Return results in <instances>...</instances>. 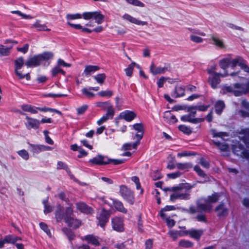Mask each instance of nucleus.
Wrapping results in <instances>:
<instances>
[{"label": "nucleus", "instance_id": "obj_64", "mask_svg": "<svg viewBox=\"0 0 249 249\" xmlns=\"http://www.w3.org/2000/svg\"><path fill=\"white\" fill-rule=\"evenodd\" d=\"M166 79L163 77H161L157 82V84L159 88L163 87L164 83L165 82Z\"/></svg>", "mask_w": 249, "mask_h": 249}, {"label": "nucleus", "instance_id": "obj_10", "mask_svg": "<svg viewBox=\"0 0 249 249\" xmlns=\"http://www.w3.org/2000/svg\"><path fill=\"white\" fill-rule=\"evenodd\" d=\"M25 119V125L27 129H36L39 128L40 122L38 120L30 117L27 115L26 116Z\"/></svg>", "mask_w": 249, "mask_h": 249}, {"label": "nucleus", "instance_id": "obj_46", "mask_svg": "<svg viewBox=\"0 0 249 249\" xmlns=\"http://www.w3.org/2000/svg\"><path fill=\"white\" fill-rule=\"evenodd\" d=\"M4 239L6 243L10 244H14L19 239V238L17 237H14L11 235L6 236Z\"/></svg>", "mask_w": 249, "mask_h": 249}, {"label": "nucleus", "instance_id": "obj_22", "mask_svg": "<svg viewBox=\"0 0 249 249\" xmlns=\"http://www.w3.org/2000/svg\"><path fill=\"white\" fill-rule=\"evenodd\" d=\"M181 120L184 122H189L194 124L202 122L204 121V118H194L191 116V115L188 114L181 117Z\"/></svg>", "mask_w": 249, "mask_h": 249}, {"label": "nucleus", "instance_id": "obj_21", "mask_svg": "<svg viewBox=\"0 0 249 249\" xmlns=\"http://www.w3.org/2000/svg\"><path fill=\"white\" fill-rule=\"evenodd\" d=\"M89 162L95 164H106L109 163V161L106 160V158L101 155H98L89 160Z\"/></svg>", "mask_w": 249, "mask_h": 249}, {"label": "nucleus", "instance_id": "obj_13", "mask_svg": "<svg viewBox=\"0 0 249 249\" xmlns=\"http://www.w3.org/2000/svg\"><path fill=\"white\" fill-rule=\"evenodd\" d=\"M73 210L71 207H68L66 210V213L63 215L61 213V207L58 206L56 211V218L57 221L61 220L63 218L65 219L67 217H71V215L72 213Z\"/></svg>", "mask_w": 249, "mask_h": 249}, {"label": "nucleus", "instance_id": "obj_31", "mask_svg": "<svg viewBox=\"0 0 249 249\" xmlns=\"http://www.w3.org/2000/svg\"><path fill=\"white\" fill-rule=\"evenodd\" d=\"M136 66L138 69H140V67L139 65L136 63L132 62L130 65H129L125 70V74L127 76L131 77L133 74L134 67Z\"/></svg>", "mask_w": 249, "mask_h": 249}, {"label": "nucleus", "instance_id": "obj_30", "mask_svg": "<svg viewBox=\"0 0 249 249\" xmlns=\"http://www.w3.org/2000/svg\"><path fill=\"white\" fill-rule=\"evenodd\" d=\"M88 243L94 246H98L100 245V241L98 239L92 235H89L84 237V238Z\"/></svg>", "mask_w": 249, "mask_h": 249}, {"label": "nucleus", "instance_id": "obj_20", "mask_svg": "<svg viewBox=\"0 0 249 249\" xmlns=\"http://www.w3.org/2000/svg\"><path fill=\"white\" fill-rule=\"evenodd\" d=\"M150 71L153 75L161 74L167 71L166 67H157L152 63L150 67Z\"/></svg>", "mask_w": 249, "mask_h": 249}, {"label": "nucleus", "instance_id": "obj_5", "mask_svg": "<svg viewBox=\"0 0 249 249\" xmlns=\"http://www.w3.org/2000/svg\"><path fill=\"white\" fill-rule=\"evenodd\" d=\"M237 66L240 67L241 69L245 71L249 72V68L245 64L244 60L240 57H237L233 59H230V63L228 70L229 71V72H233L232 71L235 70Z\"/></svg>", "mask_w": 249, "mask_h": 249}, {"label": "nucleus", "instance_id": "obj_57", "mask_svg": "<svg viewBox=\"0 0 249 249\" xmlns=\"http://www.w3.org/2000/svg\"><path fill=\"white\" fill-rule=\"evenodd\" d=\"M88 106L87 105L82 106L76 109L78 114H82L87 109Z\"/></svg>", "mask_w": 249, "mask_h": 249}, {"label": "nucleus", "instance_id": "obj_19", "mask_svg": "<svg viewBox=\"0 0 249 249\" xmlns=\"http://www.w3.org/2000/svg\"><path fill=\"white\" fill-rule=\"evenodd\" d=\"M65 222L68 225L74 229L78 228L81 224L80 221L71 217H67L65 218Z\"/></svg>", "mask_w": 249, "mask_h": 249}, {"label": "nucleus", "instance_id": "obj_39", "mask_svg": "<svg viewBox=\"0 0 249 249\" xmlns=\"http://www.w3.org/2000/svg\"><path fill=\"white\" fill-rule=\"evenodd\" d=\"M176 167L180 170L188 171V169L192 167V165L189 163H177Z\"/></svg>", "mask_w": 249, "mask_h": 249}, {"label": "nucleus", "instance_id": "obj_24", "mask_svg": "<svg viewBox=\"0 0 249 249\" xmlns=\"http://www.w3.org/2000/svg\"><path fill=\"white\" fill-rule=\"evenodd\" d=\"M165 120L169 124H174L177 122L178 119L170 111H166L164 113Z\"/></svg>", "mask_w": 249, "mask_h": 249}, {"label": "nucleus", "instance_id": "obj_18", "mask_svg": "<svg viewBox=\"0 0 249 249\" xmlns=\"http://www.w3.org/2000/svg\"><path fill=\"white\" fill-rule=\"evenodd\" d=\"M120 116L125 121L130 122L136 117V114L133 111L125 110L121 113Z\"/></svg>", "mask_w": 249, "mask_h": 249}, {"label": "nucleus", "instance_id": "obj_38", "mask_svg": "<svg viewBox=\"0 0 249 249\" xmlns=\"http://www.w3.org/2000/svg\"><path fill=\"white\" fill-rule=\"evenodd\" d=\"M215 111L218 114H220L225 107V105L223 101H219L216 102L215 105Z\"/></svg>", "mask_w": 249, "mask_h": 249}, {"label": "nucleus", "instance_id": "obj_44", "mask_svg": "<svg viewBox=\"0 0 249 249\" xmlns=\"http://www.w3.org/2000/svg\"><path fill=\"white\" fill-rule=\"evenodd\" d=\"M175 209L174 206H166L164 208L162 209L160 212V216L164 219L165 217V214L164 213L165 211H172Z\"/></svg>", "mask_w": 249, "mask_h": 249}, {"label": "nucleus", "instance_id": "obj_35", "mask_svg": "<svg viewBox=\"0 0 249 249\" xmlns=\"http://www.w3.org/2000/svg\"><path fill=\"white\" fill-rule=\"evenodd\" d=\"M178 245L182 248H190L194 246V243L190 241L183 239L179 242Z\"/></svg>", "mask_w": 249, "mask_h": 249}, {"label": "nucleus", "instance_id": "obj_23", "mask_svg": "<svg viewBox=\"0 0 249 249\" xmlns=\"http://www.w3.org/2000/svg\"><path fill=\"white\" fill-rule=\"evenodd\" d=\"M212 44L215 46L219 49H223L225 48L224 41L220 38L213 36L211 38Z\"/></svg>", "mask_w": 249, "mask_h": 249}, {"label": "nucleus", "instance_id": "obj_4", "mask_svg": "<svg viewBox=\"0 0 249 249\" xmlns=\"http://www.w3.org/2000/svg\"><path fill=\"white\" fill-rule=\"evenodd\" d=\"M53 56V54L52 53L45 52L29 58L26 61L25 65L27 67H36L40 65L42 62L52 59Z\"/></svg>", "mask_w": 249, "mask_h": 249}, {"label": "nucleus", "instance_id": "obj_28", "mask_svg": "<svg viewBox=\"0 0 249 249\" xmlns=\"http://www.w3.org/2000/svg\"><path fill=\"white\" fill-rule=\"evenodd\" d=\"M230 63V58H226L221 59L219 62V67L224 71V73L228 71V73H230L229 71H228L229 66Z\"/></svg>", "mask_w": 249, "mask_h": 249}, {"label": "nucleus", "instance_id": "obj_62", "mask_svg": "<svg viewBox=\"0 0 249 249\" xmlns=\"http://www.w3.org/2000/svg\"><path fill=\"white\" fill-rule=\"evenodd\" d=\"M29 45L28 44H26L24 45L23 47L21 48H18V50L22 53H26L28 50Z\"/></svg>", "mask_w": 249, "mask_h": 249}, {"label": "nucleus", "instance_id": "obj_61", "mask_svg": "<svg viewBox=\"0 0 249 249\" xmlns=\"http://www.w3.org/2000/svg\"><path fill=\"white\" fill-rule=\"evenodd\" d=\"M44 205V212L45 213H49L52 211V208L48 205L47 203L45 201L43 202Z\"/></svg>", "mask_w": 249, "mask_h": 249}, {"label": "nucleus", "instance_id": "obj_9", "mask_svg": "<svg viewBox=\"0 0 249 249\" xmlns=\"http://www.w3.org/2000/svg\"><path fill=\"white\" fill-rule=\"evenodd\" d=\"M120 193L122 196L128 203L133 204L134 201V197L133 193L125 186L121 185L120 187Z\"/></svg>", "mask_w": 249, "mask_h": 249}, {"label": "nucleus", "instance_id": "obj_34", "mask_svg": "<svg viewBox=\"0 0 249 249\" xmlns=\"http://www.w3.org/2000/svg\"><path fill=\"white\" fill-rule=\"evenodd\" d=\"M185 90L182 87H177L172 93V96L175 98L182 96L184 95Z\"/></svg>", "mask_w": 249, "mask_h": 249}, {"label": "nucleus", "instance_id": "obj_29", "mask_svg": "<svg viewBox=\"0 0 249 249\" xmlns=\"http://www.w3.org/2000/svg\"><path fill=\"white\" fill-rule=\"evenodd\" d=\"M32 28L36 29L39 31H50V29L48 28L44 24H41L40 21L37 20L33 25Z\"/></svg>", "mask_w": 249, "mask_h": 249}, {"label": "nucleus", "instance_id": "obj_47", "mask_svg": "<svg viewBox=\"0 0 249 249\" xmlns=\"http://www.w3.org/2000/svg\"><path fill=\"white\" fill-rule=\"evenodd\" d=\"M83 17V14L77 13L74 14H68L66 16L67 20H73L81 18Z\"/></svg>", "mask_w": 249, "mask_h": 249}, {"label": "nucleus", "instance_id": "obj_58", "mask_svg": "<svg viewBox=\"0 0 249 249\" xmlns=\"http://www.w3.org/2000/svg\"><path fill=\"white\" fill-rule=\"evenodd\" d=\"M131 180L135 183L137 189H140L141 184L139 182V178L136 176H133L131 178Z\"/></svg>", "mask_w": 249, "mask_h": 249}, {"label": "nucleus", "instance_id": "obj_25", "mask_svg": "<svg viewBox=\"0 0 249 249\" xmlns=\"http://www.w3.org/2000/svg\"><path fill=\"white\" fill-rule=\"evenodd\" d=\"M218 216H225L228 214V209L225 207L224 204H221L216 207L215 209Z\"/></svg>", "mask_w": 249, "mask_h": 249}, {"label": "nucleus", "instance_id": "obj_52", "mask_svg": "<svg viewBox=\"0 0 249 249\" xmlns=\"http://www.w3.org/2000/svg\"><path fill=\"white\" fill-rule=\"evenodd\" d=\"M43 96L45 97H52V98H56V97H62L67 96L66 94H53V93H49V94H44Z\"/></svg>", "mask_w": 249, "mask_h": 249}, {"label": "nucleus", "instance_id": "obj_16", "mask_svg": "<svg viewBox=\"0 0 249 249\" xmlns=\"http://www.w3.org/2000/svg\"><path fill=\"white\" fill-rule=\"evenodd\" d=\"M76 206L77 210L86 214H91L93 212L91 208L83 202H77L76 203Z\"/></svg>", "mask_w": 249, "mask_h": 249}, {"label": "nucleus", "instance_id": "obj_27", "mask_svg": "<svg viewBox=\"0 0 249 249\" xmlns=\"http://www.w3.org/2000/svg\"><path fill=\"white\" fill-rule=\"evenodd\" d=\"M99 69V67L96 66H87L84 71L83 75H85L86 76H89L96 71H98Z\"/></svg>", "mask_w": 249, "mask_h": 249}, {"label": "nucleus", "instance_id": "obj_14", "mask_svg": "<svg viewBox=\"0 0 249 249\" xmlns=\"http://www.w3.org/2000/svg\"><path fill=\"white\" fill-rule=\"evenodd\" d=\"M189 198V195L183 192L182 189H178L175 192L170 196V200L174 201L177 199H186Z\"/></svg>", "mask_w": 249, "mask_h": 249}, {"label": "nucleus", "instance_id": "obj_45", "mask_svg": "<svg viewBox=\"0 0 249 249\" xmlns=\"http://www.w3.org/2000/svg\"><path fill=\"white\" fill-rule=\"evenodd\" d=\"M11 13L14 14H17L19 16L21 17L22 18L26 19H30L33 18V17L30 15H26L24 14H23L19 11H12Z\"/></svg>", "mask_w": 249, "mask_h": 249}, {"label": "nucleus", "instance_id": "obj_53", "mask_svg": "<svg viewBox=\"0 0 249 249\" xmlns=\"http://www.w3.org/2000/svg\"><path fill=\"white\" fill-rule=\"evenodd\" d=\"M214 143L217 146L218 148L223 151H226L228 149V146L226 144H222L219 142H214Z\"/></svg>", "mask_w": 249, "mask_h": 249}, {"label": "nucleus", "instance_id": "obj_32", "mask_svg": "<svg viewBox=\"0 0 249 249\" xmlns=\"http://www.w3.org/2000/svg\"><path fill=\"white\" fill-rule=\"evenodd\" d=\"M21 107L24 111L29 112L32 114H36L37 113L36 107L30 105H22Z\"/></svg>", "mask_w": 249, "mask_h": 249}, {"label": "nucleus", "instance_id": "obj_43", "mask_svg": "<svg viewBox=\"0 0 249 249\" xmlns=\"http://www.w3.org/2000/svg\"><path fill=\"white\" fill-rule=\"evenodd\" d=\"M17 153L20 157H21L24 160H27L29 158V155L28 152L24 149L19 150L17 152Z\"/></svg>", "mask_w": 249, "mask_h": 249}, {"label": "nucleus", "instance_id": "obj_3", "mask_svg": "<svg viewBox=\"0 0 249 249\" xmlns=\"http://www.w3.org/2000/svg\"><path fill=\"white\" fill-rule=\"evenodd\" d=\"M216 66L214 65L207 70V72L210 75L208 78V83L213 89L217 87L218 85L220 82V77H224L228 75L235 76L238 75L240 73V71H237L236 72L228 73V71H226V73H219L216 72Z\"/></svg>", "mask_w": 249, "mask_h": 249}, {"label": "nucleus", "instance_id": "obj_11", "mask_svg": "<svg viewBox=\"0 0 249 249\" xmlns=\"http://www.w3.org/2000/svg\"><path fill=\"white\" fill-rule=\"evenodd\" d=\"M113 229L117 231H122L124 228V220L120 217H115L111 219Z\"/></svg>", "mask_w": 249, "mask_h": 249}, {"label": "nucleus", "instance_id": "obj_6", "mask_svg": "<svg viewBox=\"0 0 249 249\" xmlns=\"http://www.w3.org/2000/svg\"><path fill=\"white\" fill-rule=\"evenodd\" d=\"M24 63V61L22 57H18L16 59L15 61V72L19 79H22L26 78L27 80H29L30 79L29 73L26 74L23 73L21 71V69L23 67Z\"/></svg>", "mask_w": 249, "mask_h": 249}, {"label": "nucleus", "instance_id": "obj_55", "mask_svg": "<svg viewBox=\"0 0 249 249\" xmlns=\"http://www.w3.org/2000/svg\"><path fill=\"white\" fill-rule=\"evenodd\" d=\"M114 114V109L112 108L111 106L108 107V109L107 113L105 115L106 116H107V117H108V119L109 118H112Z\"/></svg>", "mask_w": 249, "mask_h": 249}, {"label": "nucleus", "instance_id": "obj_60", "mask_svg": "<svg viewBox=\"0 0 249 249\" xmlns=\"http://www.w3.org/2000/svg\"><path fill=\"white\" fill-rule=\"evenodd\" d=\"M194 170L199 176L203 177L205 175L204 172L200 169L199 166H195L194 167Z\"/></svg>", "mask_w": 249, "mask_h": 249}, {"label": "nucleus", "instance_id": "obj_2", "mask_svg": "<svg viewBox=\"0 0 249 249\" xmlns=\"http://www.w3.org/2000/svg\"><path fill=\"white\" fill-rule=\"evenodd\" d=\"M223 93H231L236 96H241L249 92V80H246L242 83H236L232 86H223L222 88Z\"/></svg>", "mask_w": 249, "mask_h": 249}, {"label": "nucleus", "instance_id": "obj_50", "mask_svg": "<svg viewBox=\"0 0 249 249\" xmlns=\"http://www.w3.org/2000/svg\"><path fill=\"white\" fill-rule=\"evenodd\" d=\"M178 129L180 131L187 134H189L191 133V130L190 128L184 125H179Z\"/></svg>", "mask_w": 249, "mask_h": 249}, {"label": "nucleus", "instance_id": "obj_12", "mask_svg": "<svg viewBox=\"0 0 249 249\" xmlns=\"http://www.w3.org/2000/svg\"><path fill=\"white\" fill-rule=\"evenodd\" d=\"M110 213L109 211H106L105 209H103L99 216L98 217L99 221V225L101 227H104L106 223L108 221L109 217L110 216Z\"/></svg>", "mask_w": 249, "mask_h": 249}, {"label": "nucleus", "instance_id": "obj_17", "mask_svg": "<svg viewBox=\"0 0 249 249\" xmlns=\"http://www.w3.org/2000/svg\"><path fill=\"white\" fill-rule=\"evenodd\" d=\"M189 235L192 238L198 241L203 235L204 231L201 229H192L188 230Z\"/></svg>", "mask_w": 249, "mask_h": 249}, {"label": "nucleus", "instance_id": "obj_40", "mask_svg": "<svg viewBox=\"0 0 249 249\" xmlns=\"http://www.w3.org/2000/svg\"><path fill=\"white\" fill-rule=\"evenodd\" d=\"M91 89H90V88L89 89L87 88H83L81 90L82 93L84 94L87 98H91L94 97L95 94L90 91Z\"/></svg>", "mask_w": 249, "mask_h": 249}, {"label": "nucleus", "instance_id": "obj_15", "mask_svg": "<svg viewBox=\"0 0 249 249\" xmlns=\"http://www.w3.org/2000/svg\"><path fill=\"white\" fill-rule=\"evenodd\" d=\"M122 18L124 20H127L132 23L138 25H147V22L146 21L139 20V19H137L136 18L132 17V16L128 14H124Z\"/></svg>", "mask_w": 249, "mask_h": 249}, {"label": "nucleus", "instance_id": "obj_63", "mask_svg": "<svg viewBox=\"0 0 249 249\" xmlns=\"http://www.w3.org/2000/svg\"><path fill=\"white\" fill-rule=\"evenodd\" d=\"M199 163L204 168H208L209 167V162L203 159H201Z\"/></svg>", "mask_w": 249, "mask_h": 249}, {"label": "nucleus", "instance_id": "obj_26", "mask_svg": "<svg viewBox=\"0 0 249 249\" xmlns=\"http://www.w3.org/2000/svg\"><path fill=\"white\" fill-rule=\"evenodd\" d=\"M31 146L33 148V152L35 153H39L41 151H49V150H52V147L44 145H35L31 144Z\"/></svg>", "mask_w": 249, "mask_h": 249}, {"label": "nucleus", "instance_id": "obj_48", "mask_svg": "<svg viewBox=\"0 0 249 249\" xmlns=\"http://www.w3.org/2000/svg\"><path fill=\"white\" fill-rule=\"evenodd\" d=\"M94 78L97 81L99 84H103L105 80L106 75L104 73H101L97 74L94 76Z\"/></svg>", "mask_w": 249, "mask_h": 249}, {"label": "nucleus", "instance_id": "obj_49", "mask_svg": "<svg viewBox=\"0 0 249 249\" xmlns=\"http://www.w3.org/2000/svg\"><path fill=\"white\" fill-rule=\"evenodd\" d=\"M127 2L128 3L133 5L134 6H139L141 7H143L144 6V4L139 1V0H126Z\"/></svg>", "mask_w": 249, "mask_h": 249}, {"label": "nucleus", "instance_id": "obj_41", "mask_svg": "<svg viewBox=\"0 0 249 249\" xmlns=\"http://www.w3.org/2000/svg\"><path fill=\"white\" fill-rule=\"evenodd\" d=\"M211 133L213 135V137H219L223 138V137L228 136L226 133L222 132H218L215 129H212L211 130Z\"/></svg>", "mask_w": 249, "mask_h": 249}, {"label": "nucleus", "instance_id": "obj_42", "mask_svg": "<svg viewBox=\"0 0 249 249\" xmlns=\"http://www.w3.org/2000/svg\"><path fill=\"white\" fill-rule=\"evenodd\" d=\"M168 234L174 241L176 240L180 234L178 231L174 230H170Z\"/></svg>", "mask_w": 249, "mask_h": 249}, {"label": "nucleus", "instance_id": "obj_37", "mask_svg": "<svg viewBox=\"0 0 249 249\" xmlns=\"http://www.w3.org/2000/svg\"><path fill=\"white\" fill-rule=\"evenodd\" d=\"M113 94V92L111 90H102L98 92L97 95L102 97L110 98Z\"/></svg>", "mask_w": 249, "mask_h": 249}, {"label": "nucleus", "instance_id": "obj_54", "mask_svg": "<svg viewBox=\"0 0 249 249\" xmlns=\"http://www.w3.org/2000/svg\"><path fill=\"white\" fill-rule=\"evenodd\" d=\"M40 227L42 230H43L49 236H51V232L48 228L47 225L44 223H40Z\"/></svg>", "mask_w": 249, "mask_h": 249}, {"label": "nucleus", "instance_id": "obj_33", "mask_svg": "<svg viewBox=\"0 0 249 249\" xmlns=\"http://www.w3.org/2000/svg\"><path fill=\"white\" fill-rule=\"evenodd\" d=\"M113 203L115 209L123 213H125L127 212V210L125 209L123 204V203L119 201H114L113 200Z\"/></svg>", "mask_w": 249, "mask_h": 249}, {"label": "nucleus", "instance_id": "obj_7", "mask_svg": "<svg viewBox=\"0 0 249 249\" xmlns=\"http://www.w3.org/2000/svg\"><path fill=\"white\" fill-rule=\"evenodd\" d=\"M83 18L85 20L94 19L98 24L102 23L104 20V16L100 11L87 12L83 14Z\"/></svg>", "mask_w": 249, "mask_h": 249}, {"label": "nucleus", "instance_id": "obj_36", "mask_svg": "<svg viewBox=\"0 0 249 249\" xmlns=\"http://www.w3.org/2000/svg\"><path fill=\"white\" fill-rule=\"evenodd\" d=\"M12 48V46L5 47L2 45H0V54L2 56L8 55Z\"/></svg>", "mask_w": 249, "mask_h": 249}, {"label": "nucleus", "instance_id": "obj_8", "mask_svg": "<svg viewBox=\"0 0 249 249\" xmlns=\"http://www.w3.org/2000/svg\"><path fill=\"white\" fill-rule=\"evenodd\" d=\"M131 127L137 132L133 138V139L137 140L136 142L133 143V147L134 149H136L137 146L140 143V140L143 137V125L142 123H138L132 125Z\"/></svg>", "mask_w": 249, "mask_h": 249}, {"label": "nucleus", "instance_id": "obj_56", "mask_svg": "<svg viewBox=\"0 0 249 249\" xmlns=\"http://www.w3.org/2000/svg\"><path fill=\"white\" fill-rule=\"evenodd\" d=\"M57 64L59 67L63 66L66 67H70L71 66L70 64L66 63L64 60L61 59H59L58 60Z\"/></svg>", "mask_w": 249, "mask_h": 249}, {"label": "nucleus", "instance_id": "obj_59", "mask_svg": "<svg viewBox=\"0 0 249 249\" xmlns=\"http://www.w3.org/2000/svg\"><path fill=\"white\" fill-rule=\"evenodd\" d=\"M164 219H165L166 223L168 227H172L175 225L176 222L174 220L171 219L169 218H165V217Z\"/></svg>", "mask_w": 249, "mask_h": 249}, {"label": "nucleus", "instance_id": "obj_51", "mask_svg": "<svg viewBox=\"0 0 249 249\" xmlns=\"http://www.w3.org/2000/svg\"><path fill=\"white\" fill-rule=\"evenodd\" d=\"M190 39L193 42L197 43H202L203 41V39L202 38L195 35H191Z\"/></svg>", "mask_w": 249, "mask_h": 249}, {"label": "nucleus", "instance_id": "obj_1", "mask_svg": "<svg viewBox=\"0 0 249 249\" xmlns=\"http://www.w3.org/2000/svg\"><path fill=\"white\" fill-rule=\"evenodd\" d=\"M219 196L217 193L212 194L207 199H200L197 202L196 210L195 208H191L190 212L195 213L196 212L204 211L210 212L213 208V203L216 202L219 199Z\"/></svg>", "mask_w": 249, "mask_h": 249}]
</instances>
